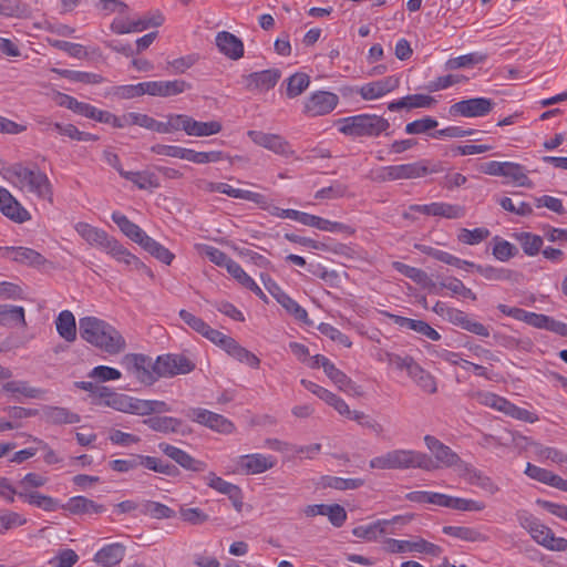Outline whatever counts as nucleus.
Listing matches in <instances>:
<instances>
[{
	"label": "nucleus",
	"instance_id": "nucleus-1",
	"mask_svg": "<svg viewBox=\"0 0 567 567\" xmlns=\"http://www.w3.org/2000/svg\"><path fill=\"white\" fill-rule=\"evenodd\" d=\"M74 229L90 246L103 250L117 262L126 267L143 269L147 275L152 276V271L148 267L105 230L83 221L76 223Z\"/></svg>",
	"mask_w": 567,
	"mask_h": 567
},
{
	"label": "nucleus",
	"instance_id": "nucleus-2",
	"mask_svg": "<svg viewBox=\"0 0 567 567\" xmlns=\"http://www.w3.org/2000/svg\"><path fill=\"white\" fill-rule=\"evenodd\" d=\"M80 337L107 354H118L126 348L121 332L109 322L96 317H83L79 321Z\"/></svg>",
	"mask_w": 567,
	"mask_h": 567
},
{
	"label": "nucleus",
	"instance_id": "nucleus-3",
	"mask_svg": "<svg viewBox=\"0 0 567 567\" xmlns=\"http://www.w3.org/2000/svg\"><path fill=\"white\" fill-rule=\"evenodd\" d=\"M4 177L16 187L37 195L40 198H52V187L48 176L37 166L30 168L16 163L4 168Z\"/></svg>",
	"mask_w": 567,
	"mask_h": 567
},
{
	"label": "nucleus",
	"instance_id": "nucleus-4",
	"mask_svg": "<svg viewBox=\"0 0 567 567\" xmlns=\"http://www.w3.org/2000/svg\"><path fill=\"white\" fill-rule=\"evenodd\" d=\"M371 468L377 470H411L431 471L434 465L432 457L415 450L396 449L370 460Z\"/></svg>",
	"mask_w": 567,
	"mask_h": 567
},
{
	"label": "nucleus",
	"instance_id": "nucleus-5",
	"mask_svg": "<svg viewBox=\"0 0 567 567\" xmlns=\"http://www.w3.org/2000/svg\"><path fill=\"white\" fill-rule=\"evenodd\" d=\"M339 124V131L351 137H377L390 127L386 118L375 114L349 116L341 118Z\"/></svg>",
	"mask_w": 567,
	"mask_h": 567
},
{
	"label": "nucleus",
	"instance_id": "nucleus-6",
	"mask_svg": "<svg viewBox=\"0 0 567 567\" xmlns=\"http://www.w3.org/2000/svg\"><path fill=\"white\" fill-rule=\"evenodd\" d=\"M121 364L140 383L152 385L156 382L154 361L151 357L143 353H127L122 358Z\"/></svg>",
	"mask_w": 567,
	"mask_h": 567
},
{
	"label": "nucleus",
	"instance_id": "nucleus-7",
	"mask_svg": "<svg viewBox=\"0 0 567 567\" xmlns=\"http://www.w3.org/2000/svg\"><path fill=\"white\" fill-rule=\"evenodd\" d=\"M195 367L189 358L181 353L162 354L154 361L156 381L159 378H173L178 374L190 373Z\"/></svg>",
	"mask_w": 567,
	"mask_h": 567
},
{
	"label": "nucleus",
	"instance_id": "nucleus-8",
	"mask_svg": "<svg viewBox=\"0 0 567 567\" xmlns=\"http://www.w3.org/2000/svg\"><path fill=\"white\" fill-rule=\"evenodd\" d=\"M184 414L190 421L221 434H231L235 431V425L230 420L206 409L190 408Z\"/></svg>",
	"mask_w": 567,
	"mask_h": 567
},
{
	"label": "nucleus",
	"instance_id": "nucleus-9",
	"mask_svg": "<svg viewBox=\"0 0 567 567\" xmlns=\"http://www.w3.org/2000/svg\"><path fill=\"white\" fill-rule=\"evenodd\" d=\"M423 440L425 446L434 456V460L432 458L434 467L431 471L441 467H458L464 464L457 453L435 436L427 434Z\"/></svg>",
	"mask_w": 567,
	"mask_h": 567
},
{
	"label": "nucleus",
	"instance_id": "nucleus-10",
	"mask_svg": "<svg viewBox=\"0 0 567 567\" xmlns=\"http://www.w3.org/2000/svg\"><path fill=\"white\" fill-rule=\"evenodd\" d=\"M495 106V102L487 97H473L458 101L450 106L451 116L483 117Z\"/></svg>",
	"mask_w": 567,
	"mask_h": 567
},
{
	"label": "nucleus",
	"instance_id": "nucleus-11",
	"mask_svg": "<svg viewBox=\"0 0 567 567\" xmlns=\"http://www.w3.org/2000/svg\"><path fill=\"white\" fill-rule=\"evenodd\" d=\"M436 169H430L425 161H419L410 164L392 165L381 169L380 178L382 181L412 179L425 176Z\"/></svg>",
	"mask_w": 567,
	"mask_h": 567
},
{
	"label": "nucleus",
	"instance_id": "nucleus-12",
	"mask_svg": "<svg viewBox=\"0 0 567 567\" xmlns=\"http://www.w3.org/2000/svg\"><path fill=\"white\" fill-rule=\"evenodd\" d=\"M429 504L461 512H482L486 508L485 503L481 501L453 497L435 492H429Z\"/></svg>",
	"mask_w": 567,
	"mask_h": 567
},
{
	"label": "nucleus",
	"instance_id": "nucleus-13",
	"mask_svg": "<svg viewBox=\"0 0 567 567\" xmlns=\"http://www.w3.org/2000/svg\"><path fill=\"white\" fill-rule=\"evenodd\" d=\"M337 94L327 91L312 93L305 102L303 113L308 116H322L332 112L338 105Z\"/></svg>",
	"mask_w": 567,
	"mask_h": 567
},
{
	"label": "nucleus",
	"instance_id": "nucleus-14",
	"mask_svg": "<svg viewBox=\"0 0 567 567\" xmlns=\"http://www.w3.org/2000/svg\"><path fill=\"white\" fill-rule=\"evenodd\" d=\"M277 464V458L272 455L260 453L241 455L237 460V470L245 475L261 474Z\"/></svg>",
	"mask_w": 567,
	"mask_h": 567
},
{
	"label": "nucleus",
	"instance_id": "nucleus-15",
	"mask_svg": "<svg viewBox=\"0 0 567 567\" xmlns=\"http://www.w3.org/2000/svg\"><path fill=\"white\" fill-rule=\"evenodd\" d=\"M247 135L258 146L267 148L278 155L285 157L293 155V151L291 150L289 142L280 135L265 133L261 131H248Z\"/></svg>",
	"mask_w": 567,
	"mask_h": 567
},
{
	"label": "nucleus",
	"instance_id": "nucleus-16",
	"mask_svg": "<svg viewBox=\"0 0 567 567\" xmlns=\"http://www.w3.org/2000/svg\"><path fill=\"white\" fill-rule=\"evenodd\" d=\"M1 392L14 401L22 399H42L45 390L30 385L25 380H4Z\"/></svg>",
	"mask_w": 567,
	"mask_h": 567
},
{
	"label": "nucleus",
	"instance_id": "nucleus-17",
	"mask_svg": "<svg viewBox=\"0 0 567 567\" xmlns=\"http://www.w3.org/2000/svg\"><path fill=\"white\" fill-rule=\"evenodd\" d=\"M92 399L94 404L105 405L123 413H127L131 401L130 395L116 393L105 385H97Z\"/></svg>",
	"mask_w": 567,
	"mask_h": 567
},
{
	"label": "nucleus",
	"instance_id": "nucleus-18",
	"mask_svg": "<svg viewBox=\"0 0 567 567\" xmlns=\"http://www.w3.org/2000/svg\"><path fill=\"white\" fill-rule=\"evenodd\" d=\"M158 449L166 456L175 461L179 466L187 471L204 472L207 467V464L204 461L196 460L187 452L168 443H159Z\"/></svg>",
	"mask_w": 567,
	"mask_h": 567
},
{
	"label": "nucleus",
	"instance_id": "nucleus-19",
	"mask_svg": "<svg viewBox=\"0 0 567 567\" xmlns=\"http://www.w3.org/2000/svg\"><path fill=\"white\" fill-rule=\"evenodd\" d=\"M400 85V79L395 75L386 76L362 85L359 94L365 101L377 100L394 91Z\"/></svg>",
	"mask_w": 567,
	"mask_h": 567
},
{
	"label": "nucleus",
	"instance_id": "nucleus-20",
	"mask_svg": "<svg viewBox=\"0 0 567 567\" xmlns=\"http://www.w3.org/2000/svg\"><path fill=\"white\" fill-rule=\"evenodd\" d=\"M281 76L278 69H268L260 72H254L244 76L246 87L249 91L265 92L275 87Z\"/></svg>",
	"mask_w": 567,
	"mask_h": 567
},
{
	"label": "nucleus",
	"instance_id": "nucleus-21",
	"mask_svg": "<svg viewBox=\"0 0 567 567\" xmlns=\"http://www.w3.org/2000/svg\"><path fill=\"white\" fill-rule=\"evenodd\" d=\"M410 210L427 216H440L449 219L462 218L465 215L463 207L447 203H432L427 205H411Z\"/></svg>",
	"mask_w": 567,
	"mask_h": 567
},
{
	"label": "nucleus",
	"instance_id": "nucleus-22",
	"mask_svg": "<svg viewBox=\"0 0 567 567\" xmlns=\"http://www.w3.org/2000/svg\"><path fill=\"white\" fill-rule=\"evenodd\" d=\"M0 210L16 223H24L31 218L29 212L6 188L0 187Z\"/></svg>",
	"mask_w": 567,
	"mask_h": 567
},
{
	"label": "nucleus",
	"instance_id": "nucleus-23",
	"mask_svg": "<svg viewBox=\"0 0 567 567\" xmlns=\"http://www.w3.org/2000/svg\"><path fill=\"white\" fill-rule=\"evenodd\" d=\"M143 85L145 86L146 94L163 97L177 95L189 89V84L184 80L150 81L143 82Z\"/></svg>",
	"mask_w": 567,
	"mask_h": 567
},
{
	"label": "nucleus",
	"instance_id": "nucleus-24",
	"mask_svg": "<svg viewBox=\"0 0 567 567\" xmlns=\"http://www.w3.org/2000/svg\"><path fill=\"white\" fill-rule=\"evenodd\" d=\"M219 52L230 60H239L244 56V43L235 34L228 31H220L215 38Z\"/></svg>",
	"mask_w": 567,
	"mask_h": 567
},
{
	"label": "nucleus",
	"instance_id": "nucleus-25",
	"mask_svg": "<svg viewBox=\"0 0 567 567\" xmlns=\"http://www.w3.org/2000/svg\"><path fill=\"white\" fill-rule=\"evenodd\" d=\"M0 250L3 251L2 256L28 266L39 267L47 261L40 252L27 247H1Z\"/></svg>",
	"mask_w": 567,
	"mask_h": 567
},
{
	"label": "nucleus",
	"instance_id": "nucleus-26",
	"mask_svg": "<svg viewBox=\"0 0 567 567\" xmlns=\"http://www.w3.org/2000/svg\"><path fill=\"white\" fill-rule=\"evenodd\" d=\"M41 417L49 424L62 425L80 422V415L63 406L44 405L41 409Z\"/></svg>",
	"mask_w": 567,
	"mask_h": 567
},
{
	"label": "nucleus",
	"instance_id": "nucleus-27",
	"mask_svg": "<svg viewBox=\"0 0 567 567\" xmlns=\"http://www.w3.org/2000/svg\"><path fill=\"white\" fill-rule=\"evenodd\" d=\"M125 553L126 548L123 544H109L94 555V561L102 567H113L123 560Z\"/></svg>",
	"mask_w": 567,
	"mask_h": 567
},
{
	"label": "nucleus",
	"instance_id": "nucleus-28",
	"mask_svg": "<svg viewBox=\"0 0 567 567\" xmlns=\"http://www.w3.org/2000/svg\"><path fill=\"white\" fill-rule=\"evenodd\" d=\"M221 128L223 125L218 121L199 122L188 115H185L184 132L189 136H210L218 134Z\"/></svg>",
	"mask_w": 567,
	"mask_h": 567
},
{
	"label": "nucleus",
	"instance_id": "nucleus-29",
	"mask_svg": "<svg viewBox=\"0 0 567 567\" xmlns=\"http://www.w3.org/2000/svg\"><path fill=\"white\" fill-rule=\"evenodd\" d=\"M61 508L73 515L99 514L105 511L102 504H97L85 496H73L68 503L61 505Z\"/></svg>",
	"mask_w": 567,
	"mask_h": 567
},
{
	"label": "nucleus",
	"instance_id": "nucleus-30",
	"mask_svg": "<svg viewBox=\"0 0 567 567\" xmlns=\"http://www.w3.org/2000/svg\"><path fill=\"white\" fill-rule=\"evenodd\" d=\"M517 519L519 525L528 532L533 540L542 545L543 539L546 537V532H549L550 527L527 512H518Z\"/></svg>",
	"mask_w": 567,
	"mask_h": 567
},
{
	"label": "nucleus",
	"instance_id": "nucleus-31",
	"mask_svg": "<svg viewBox=\"0 0 567 567\" xmlns=\"http://www.w3.org/2000/svg\"><path fill=\"white\" fill-rule=\"evenodd\" d=\"M169 411V405L164 401L142 400L131 396L127 413L144 416L150 415L152 413H165Z\"/></svg>",
	"mask_w": 567,
	"mask_h": 567
},
{
	"label": "nucleus",
	"instance_id": "nucleus-32",
	"mask_svg": "<svg viewBox=\"0 0 567 567\" xmlns=\"http://www.w3.org/2000/svg\"><path fill=\"white\" fill-rule=\"evenodd\" d=\"M435 103V99L425 94H412L389 103L388 109L392 112L402 109H427Z\"/></svg>",
	"mask_w": 567,
	"mask_h": 567
},
{
	"label": "nucleus",
	"instance_id": "nucleus-33",
	"mask_svg": "<svg viewBox=\"0 0 567 567\" xmlns=\"http://www.w3.org/2000/svg\"><path fill=\"white\" fill-rule=\"evenodd\" d=\"M144 423L156 432L185 434L183 421L172 416H152L144 420Z\"/></svg>",
	"mask_w": 567,
	"mask_h": 567
},
{
	"label": "nucleus",
	"instance_id": "nucleus-34",
	"mask_svg": "<svg viewBox=\"0 0 567 567\" xmlns=\"http://www.w3.org/2000/svg\"><path fill=\"white\" fill-rule=\"evenodd\" d=\"M112 220L117 225L121 231L131 238L136 244L141 245L144 240V237L147 234L136 224L131 221L125 215L120 212H114L112 214Z\"/></svg>",
	"mask_w": 567,
	"mask_h": 567
},
{
	"label": "nucleus",
	"instance_id": "nucleus-35",
	"mask_svg": "<svg viewBox=\"0 0 567 567\" xmlns=\"http://www.w3.org/2000/svg\"><path fill=\"white\" fill-rule=\"evenodd\" d=\"M393 268L402 274L403 276L410 278L415 284L422 286L426 289H433L435 288V282L427 276V274L420 269L412 266H409L406 264H403L401 261H394L392 264Z\"/></svg>",
	"mask_w": 567,
	"mask_h": 567
},
{
	"label": "nucleus",
	"instance_id": "nucleus-36",
	"mask_svg": "<svg viewBox=\"0 0 567 567\" xmlns=\"http://www.w3.org/2000/svg\"><path fill=\"white\" fill-rule=\"evenodd\" d=\"M56 331L61 338L68 342L76 339L75 317L70 310H63L55 320Z\"/></svg>",
	"mask_w": 567,
	"mask_h": 567
},
{
	"label": "nucleus",
	"instance_id": "nucleus-37",
	"mask_svg": "<svg viewBox=\"0 0 567 567\" xmlns=\"http://www.w3.org/2000/svg\"><path fill=\"white\" fill-rule=\"evenodd\" d=\"M122 177L135 184L140 189H153L161 186L158 177L150 171L122 173Z\"/></svg>",
	"mask_w": 567,
	"mask_h": 567
},
{
	"label": "nucleus",
	"instance_id": "nucleus-38",
	"mask_svg": "<svg viewBox=\"0 0 567 567\" xmlns=\"http://www.w3.org/2000/svg\"><path fill=\"white\" fill-rule=\"evenodd\" d=\"M19 497L30 505L37 506L45 512H53L59 508V503L51 496L42 495L35 491H19Z\"/></svg>",
	"mask_w": 567,
	"mask_h": 567
},
{
	"label": "nucleus",
	"instance_id": "nucleus-39",
	"mask_svg": "<svg viewBox=\"0 0 567 567\" xmlns=\"http://www.w3.org/2000/svg\"><path fill=\"white\" fill-rule=\"evenodd\" d=\"M217 188H218V193L226 194L233 198L249 200V202H252L261 207H264L267 204L266 197L259 193H255V192L246 190V189L234 188L229 184H226V183H220V186Z\"/></svg>",
	"mask_w": 567,
	"mask_h": 567
},
{
	"label": "nucleus",
	"instance_id": "nucleus-40",
	"mask_svg": "<svg viewBox=\"0 0 567 567\" xmlns=\"http://www.w3.org/2000/svg\"><path fill=\"white\" fill-rule=\"evenodd\" d=\"M409 377L426 393L433 394L436 392V382L434 377L425 371L419 363L415 362L412 368Z\"/></svg>",
	"mask_w": 567,
	"mask_h": 567
},
{
	"label": "nucleus",
	"instance_id": "nucleus-41",
	"mask_svg": "<svg viewBox=\"0 0 567 567\" xmlns=\"http://www.w3.org/2000/svg\"><path fill=\"white\" fill-rule=\"evenodd\" d=\"M138 462L141 466L163 475L176 476L179 473L178 468L175 465L171 463H165L158 457L140 454Z\"/></svg>",
	"mask_w": 567,
	"mask_h": 567
},
{
	"label": "nucleus",
	"instance_id": "nucleus-42",
	"mask_svg": "<svg viewBox=\"0 0 567 567\" xmlns=\"http://www.w3.org/2000/svg\"><path fill=\"white\" fill-rule=\"evenodd\" d=\"M388 533L389 532L385 529V522L380 519L369 525L357 526L352 529L353 536L368 542L377 540L380 536Z\"/></svg>",
	"mask_w": 567,
	"mask_h": 567
},
{
	"label": "nucleus",
	"instance_id": "nucleus-43",
	"mask_svg": "<svg viewBox=\"0 0 567 567\" xmlns=\"http://www.w3.org/2000/svg\"><path fill=\"white\" fill-rule=\"evenodd\" d=\"M465 470L468 474V482L473 485L478 486L486 493L494 495L499 492L498 485L487 475H485L483 472L474 468L465 466Z\"/></svg>",
	"mask_w": 567,
	"mask_h": 567
},
{
	"label": "nucleus",
	"instance_id": "nucleus-44",
	"mask_svg": "<svg viewBox=\"0 0 567 567\" xmlns=\"http://www.w3.org/2000/svg\"><path fill=\"white\" fill-rule=\"evenodd\" d=\"M0 323L2 326H25L24 309L20 306L0 305Z\"/></svg>",
	"mask_w": 567,
	"mask_h": 567
},
{
	"label": "nucleus",
	"instance_id": "nucleus-45",
	"mask_svg": "<svg viewBox=\"0 0 567 567\" xmlns=\"http://www.w3.org/2000/svg\"><path fill=\"white\" fill-rule=\"evenodd\" d=\"M140 246L165 265H169L174 259V254L148 235L144 237Z\"/></svg>",
	"mask_w": 567,
	"mask_h": 567
},
{
	"label": "nucleus",
	"instance_id": "nucleus-46",
	"mask_svg": "<svg viewBox=\"0 0 567 567\" xmlns=\"http://www.w3.org/2000/svg\"><path fill=\"white\" fill-rule=\"evenodd\" d=\"M226 352L239 362L246 363L254 369L259 368L260 360L258 357L241 347L235 339H233Z\"/></svg>",
	"mask_w": 567,
	"mask_h": 567
},
{
	"label": "nucleus",
	"instance_id": "nucleus-47",
	"mask_svg": "<svg viewBox=\"0 0 567 567\" xmlns=\"http://www.w3.org/2000/svg\"><path fill=\"white\" fill-rule=\"evenodd\" d=\"M310 84V78L306 73L297 72L287 79V96L293 99L302 94Z\"/></svg>",
	"mask_w": 567,
	"mask_h": 567
},
{
	"label": "nucleus",
	"instance_id": "nucleus-48",
	"mask_svg": "<svg viewBox=\"0 0 567 567\" xmlns=\"http://www.w3.org/2000/svg\"><path fill=\"white\" fill-rule=\"evenodd\" d=\"M141 512L154 519L173 518L176 515L167 505L154 501L144 502Z\"/></svg>",
	"mask_w": 567,
	"mask_h": 567
},
{
	"label": "nucleus",
	"instance_id": "nucleus-49",
	"mask_svg": "<svg viewBox=\"0 0 567 567\" xmlns=\"http://www.w3.org/2000/svg\"><path fill=\"white\" fill-rule=\"evenodd\" d=\"M321 480L324 487L339 491L357 489L364 484V481L361 478H342L330 475L323 476Z\"/></svg>",
	"mask_w": 567,
	"mask_h": 567
},
{
	"label": "nucleus",
	"instance_id": "nucleus-50",
	"mask_svg": "<svg viewBox=\"0 0 567 567\" xmlns=\"http://www.w3.org/2000/svg\"><path fill=\"white\" fill-rule=\"evenodd\" d=\"M225 158V155L221 151H212V152H196L194 150L185 148L184 158L186 161L196 163V164H206V163H216Z\"/></svg>",
	"mask_w": 567,
	"mask_h": 567
},
{
	"label": "nucleus",
	"instance_id": "nucleus-51",
	"mask_svg": "<svg viewBox=\"0 0 567 567\" xmlns=\"http://www.w3.org/2000/svg\"><path fill=\"white\" fill-rule=\"evenodd\" d=\"M350 420L355 421L362 427L371 430L375 436L384 437L385 430L382 424H380L375 419L365 414L362 411H353Z\"/></svg>",
	"mask_w": 567,
	"mask_h": 567
},
{
	"label": "nucleus",
	"instance_id": "nucleus-52",
	"mask_svg": "<svg viewBox=\"0 0 567 567\" xmlns=\"http://www.w3.org/2000/svg\"><path fill=\"white\" fill-rule=\"evenodd\" d=\"M443 533L467 542H481L484 539V536L476 529L463 526H444Z\"/></svg>",
	"mask_w": 567,
	"mask_h": 567
},
{
	"label": "nucleus",
	"instance_id": "nucleus-53",
	"mask_svg": "<svg viewBox=\"0 0 567 567\" xmlns=\"http://www.w3.org/2000/svg\"><path fill=\"white\" fill-rule=\"evenodd\" d=\"M517 238L523 251L527 256H536L543 247V238L538 235H534L532 233H520Z\"/></svg>",
	"mask_w": 567,
	"mask_h": 567
},
{
	"label": "nucleus",
	"instance_id": "nucleus-54",
	"mask_svg": "<svg viewBox=\"0 0 567 567\" xmlns=\"http://www.w3.org/2000/svg\"><path fill=\"white\" fill-rule=\"evenodd\" d=\"M485 60H486V55L485 54H482V53H478V52H473V53H468V54H465V55H461V56H457V58L450 59L446 62V68L449 70H456V69L467 68V66H472V65L482 63Z\"/></svg>",
	"mask_w": 567,
	"mask_h": 567
},
{
	"label": "nucleus",
	"instance_id": "nucleus-55",
	"mask_svg": "<svg viewBox=\"0 0 567 567\" xmlns=\"http://www.w3.org/2000/svg\"><path fill=\"white\" fill-rule=\"evenodd\" d=\"M473 268H475L476 271L480 272L487 280H512L513 276L515 275L513 270L505 268H495L492 266H481L474 264Z\"/></svg>",
	"mask_w": 567,
	"mask_h": 567
},
{
	"label": "nucleus",
	"instance_id": "nucleus-56",
	"mask_svg": "<svg viewBox=\"0 0 567 567\" xmlns=\"http://www.w3.org/2000/svg\"><path fill=\"white\" fill-rule=\"evenodd\" d=\"M278 302L297 319L303 323H309L308 313L297 301L290 298L287 293L280 295Z\"/></svg>",
	"mask_w": 567,
	"mask_h": 567
},
{
	"label": "nucleus",
	"instance_id": "nucleus-57",
	"mask_svg": "<svg viewBox=\"0 0 567 567\" xmlns=\"http://www.w3.org/2000/svg\"><path fill=\"white\" fill-rule=\"evenodd\" d=\"M503 176L512 178L519 186H530L532 182L525 173L524 166L517 163L505 162Z\"/></svg>",
	"mask_w": 567,
	"mask_h": 567
},
{
	"label": "nucleus",
	"instance_id": "nucleus-58",
	"mask_svg": "<svg viewBox=\"0 0 567 567\" xmlns=\"http://www.w3.org/2000/svg\"><path fill=\"white\" fill-rule=\"evenodd\" d=\"M324 373L341 391L348 392L354 388L352 380L333 363L324 370Z\"/></svg>",
	"mask_w": 567,
	"mask_h": 567
},
{
	"label": "nucleus",
	"instance_id": "nucleus-59",
	"mask_svg": "<svg viewBox=\"0 0 567 567\" xmlns=\"http://www.w3.org/2000/svg\"><path fill=\"white\" fill-rule=\"evenodd\" d=\"M533 446L535 447V455L539 460H550L557 464L567 463V455L555 447L543 446L538 443H533Z\"/></svg>",
	"mask_w": 567,
	"mask_h": 567
},
{
	"label": "nucleus",
	"instance_id": "nucleus-60",
	"mask_svg": "<svg viewBox=\"0 0 567 567\" xmlns=\"http://www.w3.org/2000/svg\"><path fill=\"white\" fill-rule=\"evenodd\" d=\"M203 478L210 488L217 491L220 494L227 495V496L230 495L233 492H235V489H237L239 487V486H237L233 483H229V482L225 481L224 478L217 476L214 472H209Z\"/></svg>",
	"mask_w": 567,
	"mask_h": 567
},
{
	"label": "nucleus",
	"instance_id": "nucleus-61",
	"mask_svg": "<svg viewBox=\"0 0 567 567\" xmlns=\"http://www.w3.org/2000/svg\"><path fill=\"white\" fill-rule=\"evenodd\" d=\"M476 398L481 404L492 408L496 411H501L503 413H505L508 402H509L505 398L499 396L492 392H478L476 394Z\"/></svg>",
	"mask_w": 567,
	"mask_h": 567
},
{
	"label": "nucleus",
	"instance_id": "nucleus-62",
	"mask_svg": "<svg viewBox=\"0 0 567 567\" xmlns=\"http://www.w3.org/2000/svg\"><path fill=\"white\" fill-rule=\"evenodd\" d=\"M489 236L486 228H475L473 230L462 228L457 235V239L466 245H477Z\"/></svg>",
	"mask_w": 567,
	"mask_h": 567
},
{
	"label": "nucleus",
	"instance_id": "nucleus-63",
	"mask_svg": "<svg viewBox=\"0 0 567 567\" xmlns=\"http://www.w3.org/2000/svg\"><path fill=\"white\" fill-rule=\"evenodd\" d=\"M28 6L20 0H0V14L6 17H23Z\"/></svg>",
	"mask_w": 567,
	"mask_h": 567
},
{
	"label": "nucleus",
	"instance_id": "nucleus-64",
	"mask_svg": "<svg viewBox=\"0 0 567 567\" xmlns=\"http://www.w3.org/2000/svg\"><path fill=\"white\" fill-rule=\"evenodd\" d=\"M79 561V555L70 548L61 549L49 560L51 567H72Z\"/></svg>",
	"mask_w": 567,
	"mask_h": 567
}]
</instances>
